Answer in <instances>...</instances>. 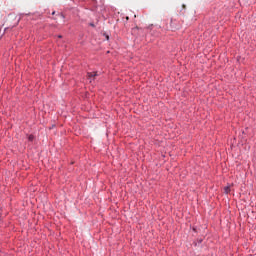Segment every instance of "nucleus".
<instances>
[{
    "label": "nucleus",
    "instance_id": "f257e3e1",
    "mask_svg": "<svg viewBox=\"0 0 256 256\" xmlns=\"http://www.w3.org/2000/svg\"><path fill=\"white\" fill-rule=\"evenodd\" d=\"M97 72H88V79L90 83L95 80V77H97Z\"/></svg>",
    "mask_w": 256,
    "mask_h": 256
},
{
    "label": "nucleus",
    "instance_id": "f03ea898",
    "mask_svg": "<svg viewBox=\"0 0 256 256\" xmlns=\"http://www.w3.org/2000/svg\"><path fill=\"white\" fill-rule=\"evenodd\" d=\"M224 193H226V195H228V193H231V187L230 186L224 187Z\"/></svg>",
    "mask_w": 256,
    "mask_h": 256
},
{
    "label": "nucleus",
    "instance_id": "7ed1b4c3",
    "mask_svg": "<svg viewBox=\"0 0 256 256\" xmlns=\"http://www.w3.org/2000/svg\"><path fill=\"white\" fill-rule=\"evenodd\" d=\"M34 139H35V136H33V135L28 136L29 141H33Z\"/></svg>",
    "mask_w": 256,
    "mask_h": 256
},
{
    "label": "nucleus",
    "instance_id": "20e7f679",
    "mask_svg": "<svg viewBox=\"0 0 256 256\" xmlns=\"http://www.w3.org/2000/svg\"><path fill=\"white\" fill-rule=\"evenodd\" d=\"M106 39H107V41H109V35H106Z\"/></svg>",
    "mask_w": 256,
    "mask_h": 256
},
{
    "label": "nucleus",
    "instance_id": "39448f33",
    "mask_svg": "<svg viewBox=\"0 0 256 256\" xmlns=\"http://www.w3.org/2000/svg\"><path fill=\"white\" fill-rule=\"evenodd\" d=\"M183 9H185V5H182Z\"/></svg>",
    "mask_w": 256,
    "mask_h": 256
}]
</instances>
